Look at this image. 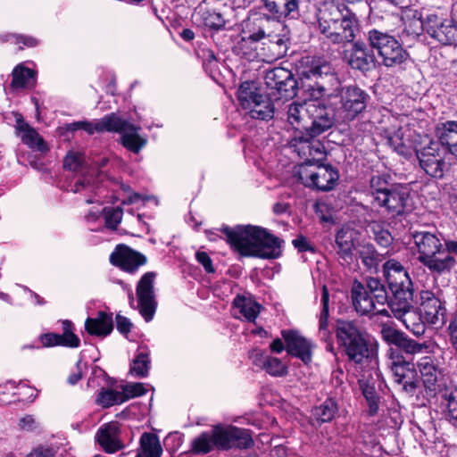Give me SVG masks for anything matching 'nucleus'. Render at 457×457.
Returning <instances> with one entry per match:
<instances>
[{"label":"nucleus","mask_w":457,"mask_h":457,"mask_svg":"<svg viewBox=\"0 0 457 457\" xmlns=\"http://www.w3.org/2000/svg\"><path fill=\"white\" fill-rule=\"evenodd\" d=\"M450 421L457 426V388L444 394Z\"/></svg>","instance_id":"6e6d98bb"},{"label":"nucleus","mask_w":457,"mask_h":457,"mask_svg":"<svg viewBox=\"0 0 457 457\" xmlns=\"http://www.w3.org/2000/svg\"><path fill=\"white\" fill-rule=\"evenodd\" d=\"M261 3L275 21L296 19L299 16L300 0H261Z\"/></svg>","instance_id":"b1692460"},{"label":"nucleus","mask_w":457,"mask_h":457,"mask_svg":"<svg viewBox=\"0 0 457 457\" xmlns=\"http://www.w3.org/2000/svg\"><path fill=\"white\" fill-rule=\"evenodd\" d=\"M234 308L238 309L239 312L249 321H253L259 312L260 305L250 298L237 296L233 301Z\"/></svg>","instance_id":"49530a36"},{"label":"nucleus","mask_w":457,"mask_h":457,"mask_svg":"<svg viewBox=\"0 0 457 457\" xmlns=\"http://www.w3.org/2000/svg\"><path fill=\"white\" fill-rule=\"evenodd\" d=\"M113 328L112 316L100 312L95 318H87L85 322V328L88 334L105 337L109 335Z\"/></svg>","instance_id":"f704fd0d"},{"label":"nucleus","mask_w":457,"mask_h":457,"mask_svg":"<svg viewBox=\"0 0 457 457\" xmlns=\"http://www.w3.org/2000/svg\"><path fill=\"white\" fill-rule=\"evenodd\" d=\"M338 412V405L335 399L328 398L312 410V416L318 423L330 422Z\"/></svg>","instance_id":"a19ab883"},{"label":"nucleus","mask_w":457,"mask_h":457,"mask_svg":"<svg viewBox=\"0 0 457 457\" xmlns=\"http://www.w3.org/2000/svg\"><path fill=\"white\" fill-rule=\"evenodd\" d=\"M384 276L391 291L389 309L394 317L402 320L415 337L425 334L426 325L421 314L413 309L414 288L412 280L402 263L390 259L383 264Z\"/></svg>","instance_id":"f03ea898"},{"label":"nucleus","mask_w":457,"mask_h":457,"mask_svg":"<svg viewBox=\"0 0 457 457\" xmlns=\"http://www.w3.org/2000/svg\"><path fill=\"white\" fill-rule=\"evenodd\" d=\"M368 39L372 49L377 50L386 67L401 65L409 59V54L392 36L372 29L369 31Z\"/></svg>","instance_id":"9d476101"},{"label":"nucleus","mask_w":457,"mask_h":457,"mask_svg":"<svg viewBox=\"0 0 457 457\" xmlns=\"http://www.w3.org/2000/svg\"><path fill=\"white\" fill-rule=\"evenodd\" d=\"M303 79H314V84L304 85L315 100L303 103H292L287 108V121L295 129V132H308L312 136H319L330 129L334 124L331 109L318 101L327 91L326 81L336 79L331 66L326 62H313L302 71Z\"/></svg>","instance_id":"f257e3e1"},{"label":"nucleus","mask_w":457,"mask_h":457,"mask_svg":"<svg viewBox=\"0 0 457 457\" xmlns=\"http://www.w3.org/2000/svg\"><path fill=\"white\" fill-rule=\"evenodd\" d=\"M269 49L272 59H279L286 55L288 39L285 36L269 35Z\"/></svg>","instance_id":"603ef678"},{"label":"nucleus","mask_w":457,"mask_h":457,"mask_svg":"<svg viewBox=\"0 0 457 457\" xmlns=\"http://www.w3.org/2000/svg\"><path fill=\"white\" fill-rule=\"evenodd\" d=\"M198 26L209 28L210 29L219 30L223 28L226 21L220 13L214 11L200 7L194 16Z\"/></svg>","instance_id":"58836bf2"},{"label":"nucleus","mask_w":457,"mask_h":457,"mask_svg":"<svg viewBox=\"0 0 457 457\" xmlns=\"http://www.w3.org/2000/svg\"><path fill=\"white\" fill-rule=\"evenodd\" d=\"M288 71L289 70L282 67H276L267 71L264 76L265 85L273 91L278 84L287 80Z\"/></svg>","instance_id":"864d4df0"},{"label":"nucleus","mask_w":457,"mask_h":457,"mask_svg":"<svg viewBox=\"0 0 457 457\" xmlns=\"http://www.w3.org/2000/svg\"><path fill=\"white\" fill-rule=\"evenodd\" d=\"M19 426L22 430L32 431L38 428V422L31 415H25L19 421Z\"/></svg>","instance_id":"774afa93"},{"label":"nucleus","mask_w":457,"mask_h":457,"mask_svg":"<svg viewBox=\"0 0 457 457\" xmlns=\"http://www.w3.org/2000/svg\"><path fill=\"white\" fill-rule=\"evenodd\" d=\"M253 445V435L249 429L230 425V448L248 449Z\"/></svg>","instance_id":"c03bdc74"},{"label":"nucleus","mask_w":457,"mask_h":457,"mask_svg":"<svg viewBox=\"0 0 457 457\" xmlns=\"http://www.w3.org/2000/svg\"><path fill=\"white\" fill-rule=\"evenodd\" d=\"M73 191L82 193L86 196L89 193H94L97 198L88 196L86 199L87 204L99 203L102 199H105L106 201H120L122 204H134L153 199V197L138 193H131L130 187L123 183L107 181L105 185L100 186L96 180H91L87 176L75 183Z\"/></svg>","instance_id":"423d86ee"},{"label":"nucleus","mask_w":457,"mask_h":457,"mask_svg":"<svg viewBox=\"0 0 457 457\" xmlns=\"http://www.w3.org/2000/svg\"><path fill=\"white\" fill-rule=\"evenodd\" d=\"M210 76L212 79L220 85L227 93L226 83H227V73L228 71L225 64L220 63L217 60L210 62Z\"/></svg>","instance_id":"5fc2aeb1"},{"label":"nucleus","mask_w":457,"mask_h":457,"mask_svg":"<svg viewBox=\"0 0 457 457\" xmlns=\"http://www.w3.org/2000/svg\"><path fill=\"white\" fill-rule=\"evenodd\" d=\"M359 21L345 4H330L319 18L320 33L334 44L351 43L359 31Z\"/></svg>","instance_id":"39448f33"},{"label":"nucleus","mask_w":457,"mask_h":457,"mask_svg":"<svg viewBox=\"0 0 457 457\" xmlns=\"http://www.w3.org/2000/svg\"><path fill=\"white\" fill-rule=\"evenodd\" d=\"M295 176L305 187L323 192L332 190L339 179L338 170L329 163L303 164Z\"/></svg>","instance_id":"1a4fd4ad"},{"label":"nucleus","mask_w":457,"mask_h":457,"mask_svg":"<svg viewBox=\"0 0 457 457\" xmlns=\"http://www.w3.org/2000/svg\"><path fill=\"white\" fill-rule=\"evenodd\" d=\"M113 124L110 132H117L120 135V144L129 151L138 154L147 144L145 136L140 134L141 128L120 118L114 113Z\"/></svg>","instance_id":"dca6fc26"},{"label":"nucleus","mask_w":457,"mask_h":457,"mask_svg":"<svg viewBox=\"0 0 457 457\" xmlns=\"http://www.w3.org/2000/svg\"><path fill=\"white\" fill-rule=\"evenodd\" d=\"M328 302L329 294L326 286L322 287L321 303L322 309L319 319V330L318 336L321 341L326 343V350L330 353H335V347L333 345L332 331L328 326Z\"/></svg>","instance_id":"bb28decb"},{"label":"nucleus","mask_w":457,"mask_h":457,"mask_svg":"<svg viewBox=\"0 0 457 457\" xmlns=\"http://www.w3.org/2000/svg\"><path fill=\"white\" fill-rule=\"evenodd\" d=\"M110 262L126 272L134 273L140 266L145 264L146 258L128 246L119 245L110 255Z\"/></svg>","instance_id":"aec40b11"},{"label":"nucleus","mask_w":457,"mask_h":457,"mask_svg":"<svg viewBox=\"0 0 457 457\" xmlns=\"http://www.w3.org/2000/svg\"><path fill=\"white\" fill-rule=\"evenodd\" d=\"M388 182L387 177L385 175H374L371 177L370 180V193L369 196L370 197V207L378 200L386 192H388L391 189V187Z\"/></svg>","instance_id":"a18cd8bd"},{"label":"nucleus","mask_w":457,"mask_h":457,"mask_svg":"<svg viewBox=\"0 0 457 457\" xmlns=\"http://www.w3.org/2000/svg\"><path fill=\"white\" fill-rule=\"evenodd\" d=\"M372 231L374 234L375 241L381 247H388L392 245L394 237H392L389 230L382 228L379 224L375 223L372 226Z\"/></svg>","instance_id":"4d7b16f0"},{"label":"nucleus","mask_w":457,"mask_h":457,"mask_svg":"<svg viewBox=\"0 0 457 457\" xmlns=\"http://www.w3.org/2000/svg\"><path fill=\"white\" fill-rule=\"evenodd\" d=\"M62 334L47 333L41 335L39 339L43 346L52 347L62 345L77 348L80 345L79 338L73 333V325L70 320L62 321Z\"/></svg>","instance_id":"393cba45"},{"label":"nucleus","mask_w":457,"mask_h":457,"mask_svg":"<svg viewBox=\"0 0 457 457\" xmlns=\"http://www.w3.org/2000/svg\"><path fill=\"white\" fill-rule=\"evenodd\" d=\"M195 258L197 262L203 265L205 271L208 273L214 272V268L212 266V262L210 256L205 252L198 251L195 253Z\"/></svg>","instance_id":"338daca9"},{"label":"nucleus","mask_w":457,"mask_h":457,"mask_svg":"<svg viewBox=\"0 0 457 457\" xmlns=\"http://www.w3.org/2000/svg\"><path fill=\"white\" fill-rule=\"evenodd\" d=\"M447 333L450 345L453 352L457 354V312L450 320Z\"/></svg>","instance_id":"e2e57ef3"},{"label":"nucleus","mask_w":457,"mask_h":457,"mask_svg":"<svg viewBox=\"0 0 457 457\" xmlns=\"http://www.w3.org/2000/svg\"><path fill=\"white\" fill-rule=\"evenodd\" d=\"M418 249V260L431 272L441 275L449 272L456 263L454 257L445 253L441 240L428 231H416L412 234Z\"/></svg>","instance_id":"0eeeda50"},{"label":"nucleus","mask_w":457,"mask_h":457,"mask_svg":"<svg viewBox=\"0 0 457 457\" xmlns=\"http://www.w3.org/2000/svg\"><path fill=\"white\" fill-rule=\"evenodd\" d=\"M410 189L403 185H394L370 207V211L382 212L395 218L410 209Z\"/></svg>","instance_id":"9b49d317"},{"label":"nucleus","mask_w":457,"mask_h":457,"mask_svg":"<svg viewBox=\"0 0 457 457\" xmlns=\"http://www.w3.org/2000/svg\"><path fill=\"white\" fill-rule=\"evenodd\" d=\"M334 331L338 346L355 364H362L370 358L378 345L364 323L356 319H337Z\"/></svg>","instance_id":"20e7f679"},{"label":"nucleus","mask_w":457,"mask_h":457,"mask_svg":"<svg viewBox=\"0 0 457 457\" xmlns=\"http://www.w3.org/2000/svg\"><path fill=\"white\" fill-rule=\"evenodd\" d=\"M162 448L159 438L152 433H144L140 437V447L136 457H161Z\"/></svg>","instance_id":"ea45409f"},{"label":"nucleus","mask_w":457,"mask_h":457,"mask_svg":"<svg viewBox=\"0 0 457 457\" xmlns=\"http://www.w3.org/2000/svg\"><path fill=\"white\" fill-rule=\"evenodd\" d=\"M113 117L114 113H111L109 115L104 116V118L100 120H94L91 121L88 120H82V121H77L73 122L69 125L70 130H78V129H83L87 134L93 135L94 133H101L104 131L110 132L111 129H113L112 128V124H113Z\"/></svg>","instance_id":"2f4dec72"},{"label":"nucleus","mask_w":457,"mask_h":457,"mask_svg":"<svg viewBox=\"0 0 457 457\" xmlns=\"http://www.w3.org/2000/svg\"><path fill=\"white\" fill-rule=\"evenodd\" d=\"M150 359L145 351L138 352L130 364L129 372L137 378H145L148 375Z\"/></svg>","instance_id":"8fccbe9b"},{"label":"nucleus","mask_w":457,"mask_h":457,"mask_svg":"<svg viewBox=\"0 0 457 457\" xmlns=\"http://www.w3.org/2000/svg\"><path fill=\"white\" fill-rule=\"evenodd\" d=\"M85 162L84 155L79 152H69L64 159V168L72 170H79Z\"/></svg>","instance_id":"bf43d9fd"},{"label":"nucleus","mask_w":457,"mask_h":457,"mask_svg":"<svg viewBox=\"0 0 457 457\" xmlns=\"http://www.w3.org/2000/svg\"><path fill=\"white\" fill-rule=\"evenodd\" d=\"M345 58L352 69L367 72L376 66L375 55L370 53L365 43L356 41L351 49L345 51Z\"/></svg>","instance_id":"412c9836"},{"label":"nucleus","mask_w":457,"mask_h":457,"mask_svg":"<svg viewBox=\"0 0 457 457\" xmlns=\"http://www.w3.org/2000/svg\"><path fill=\"white\" fill-rule=\"evenodd\" d=\"M388 144L400 154H406L407 147L403 141L401 133L395 132L393 136L388 137Z\"/></svg>","instance_id":"0e129e2a"},{"label":"nucleus","mask_w":457,"mask_h":457,"mask_svg":"<svg viewBox=\"0 0 457 457\" xmlns=\"http://www.w3.org/2000/svg\"><path fill=\"white\" fill-rule=\"evenodd\" d=\"M380 334L386 344L397 346L406 354L415 355L429 352L430 344L428 342L419 343L390 325L382 324Z\"/></svg>","instance_id":"4468645a"},{"label":"nucleus","mask_w":457,"mask_h":457,"mask_svg":"<svg viewBox=\"0 0 457 457\" xmlns=\"http://www.w3.org/2000/svg\"><path fill=\"white\" fill-rule=\"evenodd\" d=\"M261 20L256 14L247 17L241 23L242 27V41L246 39L257 42L265 37L264 30L257 25V21Z\"/></svg>","instance_id":"37998d69"},{"label":"nucleus","mask_w":457,"mask_h":457,"mask_svg":"<svg viewBox=\"0 0 457 457\" xmlns=\"http://www.w3.org/2000/svg\"><path fill=\"white\" fill-rule=\"evenodd\" d=\"M287 80L278 84V87L274 88L271 94L278 99L279 98H293L297 94L298 85L297 81L295 79L292 72L289 71L287 73Z\"/></svg>","instance_id":"de8ad7c7"},{"label":"nucleus","mask_w":457,"mask_h":457,"mask_svg":"<svg viewBox=\"0 0 457 457\" xmlns=\"http://www.w3.org/2000/svg\"><path fill=\"white\" fill-rule=\"evenodd\" d=\"M421 169L430 177L441 179L444 176L445 162L441 155L438 143L430 142L428 145L416 151Z\"/></svg>","instance_id":"a211bd4d"},{"label":"nucleus","mask_w":457,"mask_h":457,"mask_svg":"<svg viewBox=\"0 0 457 457\" xmlns=\"http://www.w3.org/2000/svg\"><path fill=\"white\" fill-rule=\"evenodd\" d=\"M421 25L427 33L443 45L457 43V22L453 19L428 14Z\"/></svg>","instance_id":"ddd939ff"},{"label":"nucleus","mask_w":457,"mask_h":457,"mask_svg":"<svg viewBox=\"0 0 457 457\" xmlns=\"http://www.w3.org/2000/svg\"><path fill=\"white\" fill-rule=\"evenodd\" d=\"M389 367L394 381L402 385L404 392L413 394L418 387L414 364L405 361L402 354L392 350Z\"/></svg>","instance_id":"2eb2a0df"},{"label":"nucleus","mask_w":457,"mask_h":457,"mask_svg":"<svg viewBox=\"0 0 457 457\" xmlns=\"http://www.w3.org/2000/svg\"><path fill=\"white\" fill-rule=\"evenodd\" d=\"M101 214H104L106 228L114 229L121 221L123 212L120 207H105L101 210H91L86 215V220L91 225L101 218Z\"/></svg>","instance_id":"7c9ffc66"},{"label":"nucleus","mask_w":457,"mask_h":457,"mask_svg":"<svg viewBox=\"0 0 457 457\" xmlns=\"http://www.w3.org/2000/svg\"><path fill=\"white\" fill-rule=\"evenodd\" d=\"M351 298L354 310L361 315H366L377 309L378 305L389 306L386 286L376 278H367L364 282L355 280L351 288Z\"/></svg>","instance_id":"6e6552de"},{"label":"nucleus","mask_w":457,"mask_h":457,"mask_svg":"<svg viewBox=\"0 0 457 457\" xmlns=\"http://www.w3.org/2000/svg\"><path fill=\"white\" fill-rule=\"evenodd\" d=\"M311 147H312V149H311L310 160L306 161V162L304 164L320 163V160L324 155V146L322 145V144L320 141L313 139Z\"/></svg>","instance_id":"680f3d73"},{"label":"nucleus","mask_w":457,"mask_h":457,"mask_svg":"<svg viewBox=\"0 0 457 457\" xmlns=\"http://www.w3.org/2000/svg\"><path fill=\"white\" fill-rule=\"evenodd\" d=\"M6 40L10 41L12 44L18 45L20 49H22L23 46L34 47L37 46L39 43V41L37 38L31 36L15 34L7 36Z\"/></svg>","instance_id":"052dcab7"},{"label":"nucleus","mask_w":457,"mask_h":457,"mask_svg":"<svg viewBox=\"0 0 457 457\" xmlns=\"http://www.w3.org/2000/svg\"><path fill=\"white\" fill-rule=\"evenodd\" d=\"M253 362L273 377H284L288 373V369L282 361L264 353H256Z\"/></svg>","instance_id":"c9c22d12"},{"label":"nucleus","mask_w":457,"mask_h":457,"mask_svg":"<svg viewBox=\"0 0 457 457\" xmlns=\"http://www.w3.org/2000/svg\"><path fill=\"white\" fill-rule=\"evenodd\" d=\"M99 445L108 453H115L123 447L119 439V426L117 422H109L103 425L96 433Z\"/></svg>","instance_id":"cd10ccee"},{"label":"nucleus","mask_w":457,"mask_h":457,"mask_svg":"<svg viewBox=\"0 0 457 457\" xmlns=\"http://www.w3.org/2000/svg\"><path fill=\"white\" fill-rule=\"evenodd\" d=\"M13 115L16 121L15 131L21 140L30 148L45 151L46 144L37 130L23 120L21 114L13 112Z\"/></svg>","instance_id":"a878e982"},{"label":"nucleus","mask_w":457,"mask_h":457,"mask_svg":"<svg viewBox=\"0 0 457 457\" xmlns=\"http://www.w3.org/2000/svg\"><path fill=\"white\" fill-rule=\"evenodd\" d=\"M149 385L144 383H128L121 386L126 401L141 396L148 391Z\"/></svg>","instance_id":"13d9d810"},{"label":"nucleus","mask_w":457,"mask_h":457,"mask_svg":"<svg viewBox=\"0 0 457 457\" xmlns=\"http://www.w3.org/2000/svg\"><path fill=\"white\" fill-rule=\"evenodd\" d=\"M316 136H312L308 132H295L290 139L289 148L305 162L310 160L311 145Z\"/></svg>","instance_id":"4c0bfd02"},{"label":"nucleus","mask_w":457,"mask_h":457,"mask_svg":"<svg viewBox=\"0 0 457 457\" xmlns=\"http://www.w3.org/2000/svg\"><path fill=\"white\" fill-rule=\"evenodd\" d=\"M355 235V230L349 227L342 228L336 235V244L338 248L337 253L345 261L352 260Z\"/></svg>","instance_id":"473e14b6"},{"label":"nucleus","mask_w":457,"mask_h":457,"mask_svg":"<svg viewBox=\"0 0 457 457\" xmlns=\"http://www.w3.org/2000/svg\"><path fill=\"white\" fill-rule=\"evenodd\" d=\"M340 105L337 109L339 118L347 122L353 120L367 106L369 95L356 86L342 87L340 91Z\"/></svg>","instance_id":"f8f14e48"},{"label":"nucleus","mask_w":457,"mask_h":457,"mask_svg":"<svg viewBox=\"0 0 457 457\" xmlns=\"http://www.w3.org/2000/svg\"><path fill=\"white\" fill-rule=\"evenodd\" d=\"M228 445V432L219 427L211 432H204L195 437L191 443V451L197 454H205L214 446L227 448Z\"/></svg>","instance_id":"4be33fe9"},{"label":"nucleus","mask_w":457,"mask_h":457,"mask_svg":"<svg viewBox=\"0 0 457 457\" xmlns=\"http://www.w3.org/2000/svg\"><path fill=\"white\" fill-rule=\"evenodd\" d=\"M439 143L455 157H457V121L447 120L436 128Z\"/></svg>","instance_id":"c85d7f7f"},{"label":"nucleus","mask_w":457,"mask_h":457,"mask_svg":"<svg viewBox=\"0 0 457 457\" xmlns=\"http://www.w3.org/2000/svg\"><path fill=\"white\" fill-rule=\"evenodd\" d=\"M246 113L253 119L261 120H270L274 117L275 106L270 97L262 94L251 107L246 108Z\"/></svg>","instance_id":"72a5a7b5"},{"label":"nucleus","mask_w":457,"mask_h":457,"mask_svg":"<svg viewBox=\"0 0 457 457\" xmlns=\"http://www.w3.org/2000/svg\"><path fill=\"white\" fill-rule=\"evenodd\" d=\"M262 94L263 93L257 87V84L254 81L247 80L240 84L236 93V96L239 105L245 110L246 108L251 107L258 98L262 97Z\"/></svg>","instance_id":"e433bc0d"},{"label":"nucleus","mask_w":457,"mask_h":457,"mask_svg":"<svg viewBox=\"0 0 457 457\" xmlns=\"http://www.w3.org/2000/svg\"><path fill=\"white\" fill-rule=\"evenodd\" d=\"M420 372L424 386L432 391L436 389L438 378V369L436 358L427 355L420 359L417 364Z\"/></svg>","instance_id":"c756f323"},{"label":"nucleus","mask_w":457,"mask_h":457,"mask_svg":"<svg viewBox=\"0 0 457 457\" xmlns=\"http://www.w3.org/2000/svg\"><path fill=\"white\" fill-rule=\"evenodd\" d=\"M281 335L288 354L300 359L305 364L312 361L314 345L311 340L295 330H282Z\"/></svg>","instance_id":"6ab92c4d"},{"label":"nucleus","mask_w":457,"mask_h":457,"mask_svg":"<svg viewBox=\"0 0 457 457\" xmlns=\"http://www.w3.org/2000/svg\"><path fill=\"white\" fill-rule=\"evenodd\" d=\"M282 242L262 227L239 225L230 228V246L242 256L277 259L281 254Z\"/></svg>","instance_id":"7ed1b4c3"},{"label":"nucleus","mask_w":457,"mask_h":457,"mask_svg":"<svg viewBox=\"0 0 457 457\" xmlns=\"http://www.w3.org/2000/svg\"><path fill=\"white\" fill-rule=\"evenodd\" d=\"M154 272H146L140 278L137 287L138 311L147 322L153 320L157 305L154 292Z\"/></svg>","instance_id":"f3484780"},{"label":"nucleus","mask_w":457,"mask_h":457,"mask_svg":"<svg viewBox=\"0 0 457 457\" xmlns=\"http://www.w3.org/2000/svg\"><path fill=\"white\" fill-rule=\"evenodd\" d=\"M35 71L23 65H18L12 71V88L14 90L29 88L35 84Z\"/></svg>","instance_id":"79ce46f5"},{"label":"nucleus","mask_w":457,"mask_h":457,"mask_svg":"<svg viewBox=\"0 0 457 457\" xmlns=\"http://www.w3.org/2000/svg\"><path fill=\"white\" fill-rule=\"evenodd\" d=\"M362 264L369 270L376 269L382 258L371 244H363L358 249Z\"/></svg>","instance_id":"09e8293b"},{"label":"nucleus","mask_w":457,"mask_h":457,"mask_svg":"<svg viewBox=\"0 0 457 457\" xmlns=\"http://www.w3.org/2000/svg\"><path fill=\"white\" fill-rule=\"evenodd\" d=\"M420 309L428 323L431 325L445 323V308L434 293L428 290L420 292Z\"/></svg>","instance_id":"5701e85b"},{"label":"nucleus","mask_w":457,"mask_h":457,"mask_svg":"<svg viewBox=\"0 0 457 457\" xmlns=\"http://www.w3.org/2000/svg\"><path fill=\"white\" fill-rule=\"evenodd\" d=\"M205 235L210 241H217L218 238H224L228 242V228L223 227L222 228L206 229Z\"/></svg>","instance_id":"69168bd1"},{"label":"nucleus","mask_w":457,"mask_h":457,"mask_svg":"<svg viewBox=\"0 0 457 457\" xmlns=\"http://www.w3.org/2000/svg\"><path fill=\"white\" fill-rule=\"evenodd\" d=\"M97 403L103 407H110L115 404H120L126 402V397L122 392L113 389H103L97 396Z\"/></svg>","instance_id":"3c124183"}]
</instances>
